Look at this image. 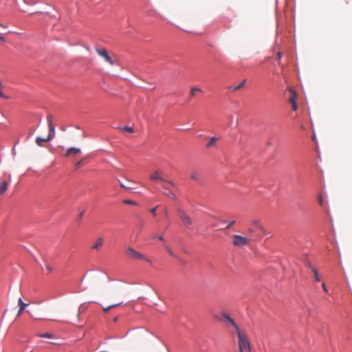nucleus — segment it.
Returning a JSON list of instances; mask_svg holds the SVG:
<instances>
[{"label": "nucleus", "instance_id": "nucleus-17", "mask_svg": "<svg viewBox=\"0 0 352 352\" xmlns=\"http://www.w3.org/2000/svg\"><path fill=\"white\" fill-rule=\"evenodd\" d=\"M103 239L102 238L100 237L98 238L95 244L93 245L92 248L94 249H98L100 246H101L103 244Z\"/></svg>", "mask_w": 352, "mask_h": 352}, {"label": "nucleus", "instance_id": "nucleus-12", "mask_svg": "<svg viewBox=\"0 0 352 352\" xmlns=\"http://www.w3.org/2000/svg\"><path fill=\"white\" fill-rule=\"evenodd\" d=\"M8 182L5 180L0 182V195H3L8 189Z\"/></svg>", "mask_w": 352, "mask_h": 352}, {"label": "nucleus", "instance_id": "nucleus-6", "mask_svg": "<svg viewBox=\"0 0 352 352\" xmlns=\"http://www.w3.org/2000/svg\"><path fill=\"white\" fill-rule=\"evenodd\" d=\"M47 124H48V126H49V129H50L49 133L47 136V141H51L54 138L55 133H56V128H55V125L52 122V114H49L47 116Z\"/></svg>", "mask_w": 352, "mask_h": 352}, {"label": "nucleus", "instance_id": "nucleus-41", "mask_svg": "<svg viewBox=\"0 0 352 352\" xmlns=\"http://www.w3.org/2000/svg\"><path fill=\"white\" fill-rule=\"evenodd\" d=\"M117 320H118V317L116 316V317H115V318H113V321H114V322H116Z\"/></svg>", "mask_w": 352, "mask_h": 352}, {"label": "nucleus", "instance_id": "nucleus-24", "mask_svg": "<svg viewBox=\"0 0 352 352\" xmlns=\"http://www.w3.org/2000/svg\"><path fill=\"white\" fill-rule=\"evenodd\" d=\"M38 336L41 338H52V334H51L50 333H45L40 334V335H38Z\"/></svg>", "mask_w": 352, "mask_h": 352}, {"label": "nucleus", "instance_id": "nucleus-46", "mask_svg": "<svg viewBox=\"0 0 352 352\" xmlns=\"http://www.w3.org/2000/svg\"><path fill=\"white\" fill-rule=\"evenodd\" d=\"M84 278H85V276H83V278L81 279V281H83Z\"/></svg>", "mask_w": 352, "mask_h": 352}, {"label": "nucleus", "instance_id": "nucleus-18", "mask_svg": "<svg viewBox=\"0 0 352 352\" xmlns=\"http://www.w3.org/2000/svg\"><path fill=\"white\" fill-rule=\"evenodd\" d=\"M190 178L194 180H199V173L197 171H192L190 175Z\"/></svg>", "mask_w": 352, "mask_h": 352}, {"label": "nucleus", "instance_id": "nucleus-33", "mask_svg": "<svg viewBox=\"0 0 352 352\" xmlns=\"http://www.w3.org/2000/svg\"><path fill=\"white\" fill-rule=\"evenodd\" d=\"M235 221H231L227 226V228H230L233 224H234Z\"/></svg>", "mask_w": 352, "mask_h": 352}, {"label": "nucleus", "instance_id": "nucleus-11", "mask_svg": "<svg viewBox=\"0 0 352 352\" xmlns=\"http://www.w3.org/2000/svg\"><path fill=\"white\" fill-rule=\"evenodd\" d=\"M80 152V148L77 147H70L67 150L65 153L66 156H69L71 155H77Z\"/></svg>", "mask_w": 352, "mask_h": 352}, {"label": "nucleus", "instance_id": "nucleus-15", "mask_svg": "<svg viewBox=\"0 0 352 352\" xmlns=\"http://www.w3.org/2000/svg\"><path fill=\"white\" fill-rule=\"evenodd\" d=\"M289 91H290V93L292 94V96L289 97V101L291 102V103H294V102H296V93L294 92V91L293 90V89L292 88H289Z\"/></svg>", "mask_w": 352, "mask_h": 352}, {"label": "nucleus", "instance_id": "nucleus-3", "mask_svg": "<svg viewBox=\"0 0 352 352\" xmlns=\"http://www.w3.org/2000/svg\"><path fill=\"white\" fill-rule=\"evenodd\" d=\"M214 317L218 320L225 322L228 325H232L235 329L236 333L241 331L238 325L226 312H221L220 315H214Z\"/></svg>", "mask_w": 352, "mask_h": 352}, {"label": "nucleus", "instance_id": "nucleus-43", "mask_svg": "<svg viewBox=\"0 0 352 352\" xmlns=\"http://www.w3.org/2000/svg\"><path fill=\"white\" fill-rule=\"evenodd\" d=\"M61 129L62 131H65L66 130V129H65V127H61Z\"/></svg>", "mask_w": 352, "mask_h": 352}, {"label": "nucleus", "instance_id": "nucleus-42", "mask_svg": "<svg viewBox=\"0 0 352 352\" xmlns=\"http://www.w3.org/2000/svg\"><path fill=\"white\" fill-rule=\"evenodd\" d=\"M23 311H21V309H19V312H18V315H20Z\"/></svg>", "mask_w": 352, "mask_h": 352}, {"label": "nucleus", "instance_id": "nucleus-36", "mask_svg": "<svg viewBox=\"0 0 352 352\" xmlns=\"http://www.w3.org/2000/svg\"><path fill=\"white\" fill-rule=\"evenodd\" d=\"M281 56H282L281 53H280V52H278V53H277V58H278V60H280Z\"/></svg>", "mask_w": 352, "mask_h": 352}, {"label": "nucleus", "instance_id": "nucleus-40", "mask_svg": "<svg viewBox=\"0 0 352 352\" xmlns=\"http://www.w3.org/2000/svg\"><path fill=\"white\" fill-rule=\"evenodd\" d=\"M75 128H76V129H78V130H80V126H78V125L75 126Z\"/></svg>", "mask_w": 352, "mask_h": 352}, {"label": "nucleus", "instance_id": "nucleus-16", "mask_svg": "<svg viewBox=\"0 0 352 352\" xmlns=\"http://www.w3.org/2000/svg\"><path fill=\"white\" fill-rule=\"evenodd\" d=\"M151 179L153 181H157V180L163 181L164 180L163 178L159 175L158 171H155V173H153L151 175Z\"/></svg>", "mask_w": 352, "mask_h": 352}, {"label": "nucleus", "instance_id": "nucleus-29", "mask_svg": "<svg viewBox=\"0 0 352 352\" xmlns=\"http://www.w3.org/2000/svg\"><path fill=\"white\" fill-rule=\"evenodd\" d=\"M322 289H323L326 293H327V292H328V289H327V287H326V285H325V284H324V283H322Z\"/></svg>", "mask_w": 352, "mask_h": 352}, {"label": "nucleus", "instance_id": "nucleus-9", "mask_svg": "<svg viewBox=\"0 0 352 352\" xmlns=\"http://www.w3.org/2000/svg\"><path fill=\"white\" fill-rule=\"evenodd\" d=\"M219 140V138L217 137H210L208 138V141L207 144H206V148H216L217 147V142Z\"/></svg>", "mask_w": 352, "mask_h": 352}, {"label": "nucleus", "instance_id": "nucleus-37", "mask_svg": "<svg viewBox=\"0 0 352 352\" xmlns=\"http://www.w3.org/2000/svg\"><path fill=\"white\" fill-rule=\"evenodd\" d=\"M168 250L170 254H171L172 256H175L173 252L171 250L168 248Z\"/></svg>", "mask_w": 352, "mask_h": 352}, {"label": "nucleus", "instance_id": "nucleus-31", "mask_svg": "<svg viewBox=\"0 0 352 352\" xmlns=\"http://www.w3.org/2000/svg\"><path fill=\"white\" fill-rule=\"evenodd\" d=\"M46 269L49 271V272H52L53 270L52 267L50 266V265H46Z\"/></svg>", "mask_w": 352, "mask_h": 352}, {"label": "nucleus", "instance_id": "nucleus-49", "mask_svg": "<svg viewBox=\"0 0 352 352\" xmlns=\"http://www.w3.org/2000/svg\"><path fill=\"white\" fill-rule=\"evenodd\" d=\"M77 165L80 166V162H78Z\"/></svg>", "mask_w": 352, "mask_h": 352}, {"label": "nucleus", "instance_id": "nucleus-10", "mask_svg": "<svg viewBox=\"0 0 352 352\" xmlns=\"http://www.w3.org/2000/svg\"><path fill=\"white\" fill-rule=\"evenodd\" d=\"M169 184L168 185H162L161 186V189H160V191L164 194L165 195L169 197H172V198H175V196L174 195V193L170 190V189L169 188V186H168Z\"/></svg>", "mask_w": 352, "mask_h": 352}, {"label": "nucleus", "instance_id": "nucleus-4", "mask_svg": "<svg viewBox=\"0 0 352 352\" xmlns=\"http://www.w3.org/2000/svg\"><path fill=\"white\" fill-rule=\"evenodd\" d=\"M126 254L132 258L142 259L151 263V260L147 258L144 254L135 251L133 248L129 246L126 250Z\"/></svg>", "mask_w": 352, "mask_h": 352}, {"label": "nucleus", "instance_id": "nucleus-14", "mask_svg": "<svg viewBox=\"0 0 352 352\" xmlns=\"http://www.w3.org/2000/svg\"><path fill=\"white\" fill-rule=\"evenodd\" d=\"M36 144L38 146H42V143L45 142H49L50 141H47V137L46 138H42V137H37L36 138V140H35Z\"/></svg>", "mask_w": 352, "mask_h": 352}, {"label": "nucleus", "instance_id": "nucleus-19", "mask_svg": "<svg viewBox=\"0 0 352 352\" xmlns=\"http://www.w3.org/2000/svg\"><path fill=\"white\" fill-rule=\"evenodd\" d=\"M122 302H119V303H116V304H113V305H109V306L106 307H102V310L104 311V312H107V311H109L112 307H115L119 306V305H122Z\"/></svg>", "mask_w": 352, "mask_h": 352}, {"label": "nucleus", "instance_id": "nucleus-35", "mask_svg": "<svg viewBox=\"0 0 352 352\" xmlns=\"http://www.w3.org/2000/svg\"><path fill=\"white\" fill-rule=\"evenodd\" d=\"M179 262L182 265H186V262L184 260L179 259Z\"/></svg>", "mask_w": 352, "mask_h": 352}, {"label": "nucleus", "instance_id": "nucleus-7", "mask_svg": "<svg viewBox=\"0 0 352 352\" xmlns=\"http://www.w3.org/2000/svg\"><path fill=\"white\" fill-rule=\"evenodd\" d=\"M177 215L180 218L182 223L184 224V227L186 228H189L190 226L192 224V219L184 211H179L177 213Z\"/></svg>", "mask_w": 352, "mask_h": 352}, {"label": "nucleus", "instance_id": "nucleus-38", "mask_svg": "<svg viewBox=\"0 0 352 352\" xmlns=\"http://www.w3.org/2000/svg\"><path fill=\"white\" fill-rule=\"evenodd\" d=\"M0 41H3V42L5 41V38L3 36H0Z\"/></svg>", "mask_w": 352, "mask_h": 352}, {"label": "nucleus", "instance_id": "nucleus-48", "mask_svg": "<svg viewBox=\"0 0 352 352\" xmlns=\"http://www.w3.org/2000/svg\"><path fill=\"white\" fill-rule=\"evenodd\" d=\"M84 278H85V276H83V278L81 279V281H83Z\"/></svg>", "mask_w": 352, "mask_h": 352}, {"label": "nucleus", "instance_id": "nucleus-26", "mask_svg": "<svg viewBox=\"0 0 352 352\" xmlns=\"http://www.w3.org/2000/svg\"><path fill=\"white\" fill-rule=\"evenodd\" d=\"M318 201L319 204H320L321 206H324L323 199H322V195H321V194L318 195Z\"/></svg>", "mask_w": 352, "mask_h": 352}, {"label": "nucleus", "instance_id": "nucleus-39", "mask_svg": "<svg viewBox=\"0 0 352 352\" xmlns=\"http://www.w3.org/2000/svg\"><path fill=\"white\" fill-rule=\"evenodd\" d=\"M120 186H121L122 188H129V187L124 186V184H122V183L120 184Z\"/></svg>", "mask_w": 352, "mask_h": 352}, {"label": "nucleus", "instance_id": "nucleus-20", "mask_svg": "<svg viewBox=\"0 0 352 352\" xmlns=\"http://www.w3.org/2000/svg\"><path fill=\"white\" fill-rule=\"evenodd\" d=\"M245 82H246V80H243L238 86L236 87H230V89H232L233 91H236L239 89H241L243 88L245 85Z\"/></svg>", "mask_w": 352, "mask_h": 352}, {"label": "nucleus", "instance_id": "nucleus-45", "mask_svg": "<svg viewBox=\"0 0 352 352\" xmlns=\"http://www.w3.org/2000/svg\"><path fill=\"white\" fill-rule=\"evenodd\" d=\"M1 86H2V84H1V82L0 81V89L1 88Z\"/></svg>", "mask_w": 352, "mask_h": 352}, {"label": "nucleus", "instance_id": "nucleus-51", "mask_svg": "<svg viewBox=\"0 0 352 352\" xmlns=\"http://www.w3.org/2000/svg\"><path fill=\"white\" fill-rule=\"evenodd\" d=\"M0 26H3V25H2V24H0Z\"/></svg>", "mask_w": 352, "mask_h": 352}, {"label": "nucleus", "instance_id": "nucleus-28", "mask_svg": "<svg viewBox=\"0 0 352 352\" xmlns=\"http://www.w3.org/2000/svg\"><path fill=\"white\" fill-rule=\"evenodd\" d=\"M292 110L293 111H296L297 109H298L297 103L296 102H294V103H292Z\"/></svg>", "mask_w": 352, "mask_h": 352}, {"label": "nucleus", "instance_id": "nucleus-5", "mask_svg": "<svg viewBox=\"0 0 352 352\" xmlns=\"http://www.w3.org/2000/svg\"><path fill=\"white\" fill-rule=\"evenodd\" d=\"M250 240L246 236L235 234L233 236V245L236 247H243L248 245Z\"/></svg>", "mask_w": 352, "mask_h": 352}, {"label": "nucleus", "instance_id": "nucleus-50", "mask_svg": "<svg viewBox=\"0 0 352 352\" xmlns=\"http://www.w3.org/2000/svg\"><path fill=\"white\" fill-rule=\"evenodd\" d=\"M169 184H170V185H172V186H173V185H174V184H173V183H172V182H170Z\"/></svg>", "mask_w": 352, "mask_h": 352}, {"label": "nucleus", "instance_id": "nucleus-47", "mask_svg": "<svg viewBox=\"0 0 352 352\" xmlns=\"http://www.w3.org/2000/svg\"><path fill=\"white\" fill-rule=\"evenodd\" d=\"M84 278H85V276H83V278L81 279V281H83Z\"/></svg>", "mask_w": 352, "mask_h": 352}, {"label": "nucleus", "instance_id": "nucleus-22", "mask_svg": "<svg viewBox=\"0 0 352 352\" xmlns=\"http://www.w3.org/2000/svg\"><path fill=\"white\" fill-rule=\"evenodd\" d=\"M311 271L313 272V273L314 274V277H315L316 281H318V282L320 281V276L318 271L315 268H314V267L311 268Z\"/></svg>", "mask_w": 352, "mask_h": 352}, {"label": "nucleus", "instance_id": "nucleus-2", "mask_svg": "<svg viewBox=\"0 0 352 352\" xmlns=\"http://www.w3.org/2000/svg\"><path fill=\"white\" fill-rule=\"evenodd\" d=\"M236 334L239 338V352H251V345L247 335L241 331H239Z\"/></svg>", "mask_w": 352, "mask_h": 352}, {"label": "nucleus", "instance_id": "nucleus-21", "mask_svg": "<svg viewBox=\"0 0 352 352\" xmlns=\"http://www.w3.org/2000/svg\"><path fill=\"white\" fill-rule=\"evenodd\" d=\"M197 92H202L201 89L198 88V87H192L191 89H190V97H193L195 96V94Z\"/></svg>", "mask_w": 352, "mask_h": 352}, {"label": "nucleus", "instance_id": "nucleus-30", "mask_svg": "<svg viewBox=\"0 0 352 352\" xmlns=\"http://www.w3.org/2000/svg\"><path fill=\"white\" fill-rule=\"evenodd\" d=\"M151 212L153 214V216H155L156 215V208H152L151 210Z\"/></svg>", "mask_w": 352, "mask_h": 352}, {"label": "nucleus", "instance_id": "nucleus-27", "mask_svg": "<svg viewBox=\"0 0 352 352\" xmlns=\"http://www.w3.org/2000/svg\"><path fill=\"white\" fill-rule=\"evenodd\" d=\"M85 309V307L84 304L80 305V306L78 308V314L84 311Z\"/></svg>", "mask_w": 352, "mask_h": 352}, {"label": "nucleus", "instance_id": "nucleus-44", "mask_svg": "<svg viewBox=\"0 0 352 352\" xmlns=\"http://www.w3.org/2000/svg\"><path fill=\"white\" fill-rule=\"evenodd\" d=\"M108 278H109V281H112L113 280V279L110 278L109 277Z\"/></svg>", "mask_w": 352, "mask_h": 352}, {"label": "nucleus", "instance_id": "nucleus-1", "mask_svg": "<svg viewBox=\"0 0 352 352\" xmlns=\"http://www.w3.org/2000/svg\"><path fill=\"white\" fill-rule=\"evenodd\" d=\"M247 233L252 241L260 240L263 236L270 234L258 219L251 221L247 228Z\"/></svg>", "mask_w": 352, "mask_h": 352}, {"label": "nucleus", "instance_id": "nucleus-34", "mask_svg": "<svg viewBox=\"0 0 352 352\" xmlns=\"http://www.w3.org/2000/svg\"><path fill=\"white\" fill-rule=\"evenodd\" d=\"M156 238H157L158 239L162 240V241L164 240L162 234L157 235Z\"/></svg>", "mask_w": 352, "mask_h": 352}, {"label": "nucleus", "instance_id": "nucleus-32", "mask_svg": "<svg viewBox=\"0 0 352 352\" xmlns=\"http://www.w3.org/2000/svg\"><path fill=\"white\" fill-rule=\"evenodd\" d=\"M83 214H84V212H80L79 213V215H78V221H80V219L82 217Z\"/></svg>", "mask_w": 352, "mask_h": 352}, {"label": "nucleus", "instance_id": "nucleus-25", "mask_svg": "<svg viewBox=\"0 0 352 352\" xmlns=\"http://www.w3.org/2000/svg\"><path fill=\"white\" fill-rule=\"evenodd\" d=\"M124 204H129V205H136V203L133 201V200H131V199H125L123 201Z\"/></svg>", "mask_w": 352, "mask_h": 352}, {"label": "nucleus", "instance_id": "nucleus-8", "mask_svg": "<svg viewBox=\"0 0 352 352\" xmlns=\"http://www.w3.org/2000/svg\"><path fill=\"white\" fill-rule=\"evenodd\" d=\"M97 53L102 57H103L105 60L109 63L110 65H113L115 64V61L113 60V59L111 58V57L109 56V54H108V52L106 49L103 48V49H99V48H96V49Z\"/></svg>", "mask_w": 352, "mask_h": 352}, {"label": "nucleus", "instance_id": "nucleus-23", "mask_svg": "<svg viewBox=\"0 0 352 352\" xmlns=\"http://www.w3.org/2000/svg\"><path fill=\"white\" fill-rule=\"evenodd\" d=\"M121 129L129 133H132L133 131V128L129 126H124L123 127H121Z\"/></svg>", "mask_w": 352, "mask_h": 352}, {"label": "nucleus", "instance_id": "nucleus-13", "mask_svg": "<svg viewBox=\"0 0 352 352\" xmlns=\"http://www.w3.org/2000/svg\"><path fill=\"white\" fill-rule=\"evenodd\" d=\"M28 305L27 303H25L23 301L21 298H19V301H18V306H19V309H21V311H24V310L25 309V308Z\"/></svg>", "mask_w": 352, "mask_h": 352}]
</instances>
